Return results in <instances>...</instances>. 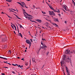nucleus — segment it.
Wrapping results in <instances>:
<instances>
[{
	"label": "nucleus",
	"mask_w": 75,
	"mask_h": 75,
	"mask_svg": "<svg viewBox=\"0 0 75 75\" xmlns=\"http://www.w3.org/2000/svg\"><path fill=\"white\" fill-rule=\"evenodd\" d=\"M30 68V67H28L27 68V69H28L29 68Z\"/></svg>",
	"instance_id": "bf43d9fd"
},
{
	"label": "nucleus",
	"mask_w": 75,
	"mask_h": 75,
	"mask_svg": "<svg viewBox=\"0 0 75 75\" xmlns=\"http://www.w3.org/2000/svg\"><path fill=\"white\" fill-rule=\"evenodd\" d=\"M1 75H5V74H4V73H2Z\"/></svg>",
	"instance_id": "58836bf2"
},
{
	"label": "nucleus",
	"mask_w": 75,
	"mask_h": 75,
	"mask_svg": "<svg viewBox=\"0 0 75 75\" xmlns=\"http://www.w3.org/2000/svg\"><path fill=\"white\" fill-rule=\"evenodd\" d=\"M21 3L22 4V5L23 6H24V5H25V3H24V2H21Z\"/></svg>",
	"instance_id": "f3484780"
},
{
	"label": "nucleus",
	"mask_w": 75,
	"mask_h": 75,
	"mask_svg": "<svg viewBox=\"0 0 75 75\" xmlns=\"http://www.w3.org/2000/svg\"><path fill=\"white\" fill-rule=\"evenodd\" d=\"M69 53V50H67L65 51V52L64 53L65 54H68Z\"/></svg>",
	"instance_id": "423d86ee"
},
{
	"label": "nucleus",
	"mask_w": 75,
	"mask_h": 75,
	"mask_svg": "<svg viewBox=\"0 0 75 75\" xmlns=\"http://www.w3.org/2000/svg\"><path fill=\"white\" fill-rule=\"evenodd\" d=\"M54 21H56V22H58L59 21H58V18H54Z\"/></svg>",
	"instance_id": "9d476101"
},
{
	"label": "nucleus",
	"mask_w": 75,
	"mask_h": 75,
	"mask_svg": "<svg viewBox=\"0 0 75 75\" xmlns=\"http://www.w3.org/2000/svg\"><path fill=\"white\" fill-rule=\"evenodd\" d=\"M12 11V12H14H14L13 11Z\"/></svg>",
	"instance_id": "69168bd1"
},
{
	"label": "nucleus",
	"mask_w": 75,
	"mask_h": 75,
	"mask_svg": "<svg viewBox=\"0 0 75 75\" xmlns=\"http://www.w3.org/2000/svg\"><path fill=\"white\" fill-rule=\"evenodd\" d=\"M53 24L54 25H57V26H58V25L55 23H54Z\"/></svg>",
	"instance_id": "5701e85b"
},
{
	"label": "nucleus",
	"mask_w": 75,
	"mask_h": 75,
	"mask_svg": "<svg viewBox=\"0 0 75 75\" xmlns=\"http://www.w3.org/2000/svg\"><path fill=\"white\" fill-rule=\"evenodd\" d=\"M49 53H50V52H48L46 53V55H48V54H49Z\"/></svg>",
	"instance_id": "bb28decb"
},
{
	"label": "nucleus",
	"mask_w": 75,
	"mask_h": 75,
	"mask_svg": "<svg viewBox=\"0 0 75 75\" xmlns=\"http://www.w3.org/2000/svg\"><path fill=\"white\" fill-rule=\"evenodd\" d=\"M30 40L31 42H33V40H32V39H30Z\"/></svg>",
	"instance_id": "a19ab883"
},
{
	"label": "nucleus",
	"mask_w": 75,
	"mask_h": 75,
	"mask_svg": "<svg viewBox=\"0 0 75 75\" xmlns=\"http://www.w3.org/2000/svg\"><path fill=\"white\" fill-rule=\"evenodd\" d=\"M72 2H73V3H75L73 0H72Z\"/></svg>",
	"instance_id": "09e8293b"
},
{
	"label": "nucleus",
	"mask_w": 75,
	"mask_h": 75,
	"mask_svg": "<svg viewBox=\"0 0 75 75\" xmlns=\"http://www.w3.org/2000/svg\"><path fill=\"white\" fill-rule=\"evenodd\" d=\"M20 3V2H17V3H18V4H19Z\"/></svg>",
	"instance_id": "680f3d73"
},
{
	"label": "nucleus",
	"mask_w": 75,
	"mask_h": 75,
	"mask_svg": "<svg viewBox=\"0 0 75 75\" xmlns=\"http://www.w3.org/2000/svg\"><path fill=\"white\" fill-rule=\"evenodd\" d=\"M25 7H26V8H28L26 6V5H25Z\"/></svg>",
	"instance_id": "79ce46f5"
},
{
	"label": "nucleus",
	"mask_w": 75,
	"mask_h": 75,
	"mask_svg": "<svg viewBox=\"0 0 75 75\" xmlns=\"http://www.w3.org/2000/svg\"><path fill=\"white\" fill-rule=\"evenodd\" d=\"M59 15L60 16V17H61V14H59Z\"/></svg>",
	"instance_id": "3c124183"
},
{
	"label": "nucleus",
	"mask_w": 75,
	"mask_h": 75,
	"mask_svg": "<svg viewBox=\"0 0 75 75\" xmlns=\"http://www.w3.org/2000/svg\"><path fill=\"white\" fill-rule=\"evenodd\" d=\"M54 10V12H57V11H55V10Z\"/></svg>",
	"instance_id": "4d7b16f0"
},
{
	"label": "nucleus",
	"mask_w": 75,
	"mask_h": 75,
	"mask_svg": "<svg viewBox=\"0 0 75 75\" xmlns=\"http://www.w3.org/2000/svg\"><path fill=\"white\" fill-rule=\"evenodd\" d=\"M18 25H20V28H21L22 27V28H23V26H22V25H21V24H19L18 23Z\"/></svg>",
	"instance_id": "2eb2a0df"
},
{
	"label": "nucleus",
	"mask_w": 75,
	"mask_h": 75,
	"mask_svg": "<svg viewBox=\"0 0 75 75\" xmlns=\"http://www.w3.org/2000/svg\"><path fill=\"white\" fill-rule=\"evenodd\" d=\"M27 0L28 1H30V0Z\"/></svg>",
	"instance_id": "13d9d810"
},
{
	"label": "nucleus",
	"mask_w": 75,
	"mask_h": 75,
	"mask_svg": "<svg viewBox=\"0 0 75 75\" xmlns=\"http://www.w3.org/2000/svg\"><path fill=\"white\" fill-rule=\"evenodd\" d=\"M64 23H67V21H64Z\"/></svg>",
	"instance_id": "49530a36"
},
{
	"label": "nucleus",
	"mask_w": 75,
	"mask_h": 75,
	"mask_svg": "<svg viewBox=\"0 0 75 75\" xmlns=\"http://www.w3.org/2000/svg\"><path fill=\"white\" fill-rule=\"evenodd\" d=\"M26 43L27 44H29L31 43V41H30L29 40H26Z\"/></svg>",
	"instance_id": "39448f33"
},
{
	"label": "nucleus",
	"mask_w": 75,
	"mask_h": 75,
	"mask_svg": "<svg viewBox=\"0 0 75 75\" xmlns=\"http://www.w3.org/2000/svg\"><path fill=\"white\" fill-rule=\"evenodd\" d=\"M74 52V50H72L70 52L72 54V53H73V52Z\"/></svg>",
	"instance_id": "393cba45"
},
{
	"label": "nucleus",
	"mask_w": 75,
	"mask_h": 75,
	"mask_svg": "<svg viewBox=\"0 0 75 75\" xmlns=\"http://www.w3.org/2000/svg\"><path fill=\"white\" fill-rule=\"evenodd\" d=\"M21 60H23L24 61V58H22L21 59Z\"/></svg>",
	"instance_id": "37998d69"
},
{
	"label": "nucleus",
	"mask_w": 75,
	"mask_h": 75,
	"mask_svg": "<svg viewBox=\"0 0 75 75\" xmlns=\"http://www.w3.org/2000/svg\"><path fill=\"white\" fill-rule=\"evenodd\" d=\"M23 14H24V15L25 16H26V15H25V14L27 15L28 16H29V17H31V15H29L27 13L25 12V10L23 9Z\"/></svg>",
	"instance_id": "f03ea898"
},
{
	"label": "nucleus",
	"mask_w": 75,
	"mask_h": 75,
	"mask_svg": "<svg viewBox=\"0 0 75 75\" xmlns=\"http://www.w3.org/2000/svg\"><path fill=\"white\" fill-rule=\"evenodd\" d=\"M49 7L50 8H51V9L52 10H54V8H52V6H51V5H49Z\"/></svg>",
	"instance_id": "1a4fd4ad"
},
{
	"label": "nucleus",
	"mask_w": 75,
	"mask_h": 75,
	"mask_svg": "<svg viewBox=\"0 0 75 75\" xmlns=\"http://www.w3.org/2000/svg\"><path fill=\"white\" fill-rule=\"evenodd\" d=\"M18 66V67H19V68H21V65H19Z\"/></svg>",
	"instance_id": "cd10ccee"
},
{
	"label": "nucleus",
	"mask_w": 75,
	"mask_h": 75,
	"mask_svg": "<svg viewBox=\"0 0 75 75\" xmlns=\"http://www.w3.org/2000/svg\"><path fill=\"white\" fill-rule=\"evenodd\" d=\"M66 72L67 73V75H70V72L68 71V68L67 67H66Z\"/></svg>",
	"instance_id": "20e7f679"
},
{
	"label": "nucleus",
	"mask_w": 75,
	"mask_h": 75,
	"mask_svg": "<svg viewBox=\"0 0 75 75\" xmlns=\"http://www.w3.org/2000/svg\"><path fill=\"white\" fill-rule=\"evenodd\" d=\"M49 28H50V29H51V27H50V26H49Z\"/></svg>",
	"instance_id": "603ef678"
},
{
	"label": "nucleus",
	"mask_w": 75,
	"mask_h": 75,
	"mask_svg": "<svg viewBox=\"0 0 75 75\" xmlns=\"http://www.w3.org/2000/svg\"><path fill=\"white\" fill-rule=\"evenodd\" d=\"M18 66V67H19V68H21V65H19Z\"/></svg>",
	"instance_id": "c85d7f7f"
},
{
	"label": "nucleus",
	"mask_w": 75,
	"mask_h": 75,
	"mask_svg": "<svg viewBox=\"0 0 75 75\" xmlns=\"http://www.w3.org/2000/svg\"><path fill=\"white\" fill-rule=\"evenodd\" d=\"M12 72L14 74H16V73H15V72H14V71H12Z\"/></svg>",
	"instance_id": "7c9ffc66"
},
{
	"label": "nucleus",
	"mask_w": 75,
	"mask_h": 75,
	"mask_svg": "<svg viewBox=\"0 0 75 75\" xmlns=\"http://www.w3.org/2000/svg\"><path fill=\"white\" fill-rule=\"evenodd\" d=\"M30 21H32V22H34V21H31V20H30Z\"/></svg>",
	"instance_id": "6e6d98bb"
},
{
	"label": "nucleus",
	"mask_w": 75,
	"mask_h": 75,
	"mask_svg": "<svg viewBox=\"0 0 75 75\" xmlns=\"http://www.w3.org/2000/svg\"><path fill=\"white\" fill-rule=\"evenodd\" d=\"M11 27L13 29V30H14V27H13V25H11Z\"/></svg>",
	"instance_id": "a878e982"
},
{
	"label": "nucleus",
	"mask_w": 75,
	"mask_h": 75,
	"mask_svg": "<svg viewBox=\"0 0 75 75\" xmlns=\"http://www.w3.org/2000/svg\"><path fill=\"white\" fill-rule=\"evenodd\" d=\"M8 2H11V1L10 0H8Z\"/></svg>",
	"instance_id": "e433bc0d"
},
{
	"label": "nucleus",
	"mask_w": 75,
	"mask_h": 75,
	"mask_svg": "<svg viewBox=\"0 0 75 75\" xmlns=\"http://www.w3.org/2000/svg\"><path fill=\"white\" fill-rule=\"evenodd\" d=\"M14 33H15V34H16V32H15V31H13Z\"/></svg>",
	"instance_id": "de8ad7c7"
},
{
	"label": "nucleus",
	"mask_w": 75,
	"mask_h": 75,
	"mask_svg": "<svg viewBox=\"0 0 75 75\" xmlns=\"http://www.w3.org/2000/svg\"><path fill=\"white\" fill-rule=\"evenodd\" d=\"M23 48H25V46L24 45H23Z\"/></svg>",
	"instance_id": "ea45409f"
},
{
	"label": "nucleus",
	"mask_w": 75,
	"mask_h": 75,
	"mask_svg": "<svg viewBox=\"0 0 75 75\" xmlns=\"http://www.w3.org/2000/svg\"><path fill=\"white\" fill-rule=\"evenodd\" d=\"M29 44V48H30V47H31V43H30Z\"/></svg>",
	"instance_id": "f704fd0d"
},
{
	"label": "nucleus",
	"mask_w": 75,
	"mask_h": 75,
	"mask_svg": "<svg viewBox=\"0 0 75 75\" xmlns=\"http://www.w3.org/2000/svg\"><path fill=\"white\" fill-rule=\"evenodd\" d=\"M12 65H13V66H16V65H17V66H18V65H17V64H16L15 65L14 64H12Z\"/></svg>",
	"instance_id": "412c9836"
},
{
	"label": "nucleus",
	"mask_w": 75,
	"mask_h": 75,
	"mask_svg": "<svg viewBox=\"0 0 75 75\" xmlns=\"http://www.w3.org/2000/svg\"><path fill=\"white\" fill-rule=\"evenodd\" d=\"M19 4H20V5H21V6L22 7H23L24 8V6H23V5H22V4H21V3H20Z\"/></svg>",
	"instance_id": "a211bd4d"
},
{
	"label": "nucleus",
	"mask_w": 75,
	"mask_h": 75,
	"mask_svg": "<svg viewBox=\"0 0 75 75\" xmlns=\"http://www.w3.org/2000/svg\"><path fill=\"white\" fill-rule=\"evenodd\" d=\"M52 16H55V13H54L53 11H52Z\"/></svg>",
	"instance_id": "dca6fc26"
},
{
	"label": "nucleus",
	"mask_w": 75,
	"mask_h": 75,
	"mask_svg": "<svg viewBox=\"0 0 75 75\" xmlns=\"http://www.w3.org/2000/svg\"><path fill=\"white\" fill-rule=\"evenodd\" d=\"M17 28V29H18V33H19V30H18V26L17 25H16Z\"/></svg>",
	"instance_id": "4be33fe9"
},
{
	"label": "nucleus",
	"mask_w": 75,
	"mask_h": 75,
	"mask_svg": "<svg viewBox=\"0 0 75 75\" xmlns=\"http://www.w3.org/2000/svg\"><path fill=\"white\" fill-rule=\"evenodd\" d=\"M28 63H25V65H26V66H27V65H28Z\"/></svg>",
	"instance_id": "c756f323"
},
{
	"label": "nucleus",
	"mask_w": 75,
	"mask_h": 75,
	"mask_svg": "<svg viewBox=\"0 0 75 75\" xmlns=\"http://www.w3.org/2000/svg\"><path fill=\"white\" fill-rule=\"evenodd\" d=\"M25 52H27V50H25Z\"/></svg>",
	"instance_id": "e2e57ef3"
},
{
	"label": "nucleus",
	"mask_w": 75,
	"mask_h": 75,
	"mask_svg": "<svg viewBox=\"0 0 75 75\" xmlns=\"http://www.w3.org/2000/svg\"><path fill=\"white\" fill-rule=\"evenodd\" d=\"M64 9H65V10L67 11V8L65 6H64Z\"/></svg>",
	"instance_id": "6ab92c4d"
},
{
	"label": "nucleus",
	"mask_w": 75,
	"mask_h": 75,
	"mask_svg": "<svg viewBox=\"0 0 75 75\" xmlns=\"http://www.w3.org/2000/svg\"><path fill=\"white\" fill-rule=\"evenodd\" d=\"M3 68H8V67H3Z\"/></svg>",
	"instance_id": "a18cd8bd"
},
{
	"label": "nucleus",
	"mask_w": 75,
	"mask_h": 75,
	"mask_svg": "<svg viewBox=\"0 0 75 75\" xmlns=\"http://www.w3.org/2000/svg\"><path fill=\"white\" fill-rule=\"evenodd\" d=\"M32 59L33 62H35V59H34V60H33V58H32Z\"/></svg>",
	"instance_id": "4c0bfd02"
},
{
	"label": "nucleus",
	"mask_w": 75,
	"mask_h": 75,
	"mask_svg": "<svg viewBox=\"0 0 75 75\" xmlns=\"http://www.w3.org/2000/svg\"><path fill=\"white\" fill-rule=\"evenodd\" d=\"M17 58H18V59H20V57H17Z\"/></svg>",
	"instance_id": "5fc2aeb1"
},
{
	"label": "nucleus",
	"mask_w": 75,
	"mask_h": 75,
	"mask_svg": "<svg viewBox=\"0 0 75 75\" xmlns=\"http://www.w3.org/2000/svg\"><path fill=\"white\" fill-rule=\"evenodd\" d=\"M13 25V26L14 27V26H15V25H14V24H13V25Z\"/></svg>",
	"instance_id": "052dcab7"
},
{
	"label": "nucleus",
	"mask_w": 75,
	"mask_h": 75,
	"mask_svg": "<svg viewBox=\"0 0 75 75\" xmlns=\"http://www.w3.org/2000/svg\"><path fill=\"white\" fill-rule=\"evenodd\" d=\"M18 34L19 35V36H21L22 38H23V35H22V34H21V33H19Z\"/></svg>",
	"instance_id": "9b49d317"
},
{
	"label": "nucleus",
	"mask_w": 75,
	"mask_h": 75,
	"mask_svg": "<svg viewBox=\"0 0 75 75\" xmlns=\"http://www.w3.org/2000/svg\"><path fill=\"white\" fill-rule=\"evenodd\" d=\"M4 62V63H6V64H8V62L6 61V62Z\"/></svg>",
	"instance_id": "72a5a7b5"
},
{
	"label": "nucleus",
	"mask_w": 75,
	"mask_h": 75,
	"mask_svg": "<svg viewBox=\"0 0 75 75\" xmlns=\"http://www.w3.org/2000/svg\"><path fill=\"white\" fill-rule=\"evenodd\" d=\"M8 64L10 65H11V64H10V63H8Z\"/></svg>",
	"instance_id": "8fccbe9b"
},
{
	"label": "nucleus",
	"mask_w": 75,
	"mask_h": 75,
	"mask_svg": "<svg viewBox=\"0 0 75 75\" xmlns=\"http://www.w3.org/2000/svg\"><path fill=\"white\" fill-rule=\"evenodd\" d=\"M28 20H30V19H32V17H27Z\"/></svg>",
	"instance_id": "aec40b11"
},
{
	"label": "nucleus",
	"mask_w": 75,
	"mask_h": 75,
	"mask_svg": "<svg viewBox=\"0 0 75 75\" xmlns=\"http://www.w3.org/2000/svg\"><path fill=\"white\" fill-rule=\"evenodd\" d=\"M0 58H2V59H6V60H7V59L5 58H4L3 57H0Z\"/></svg>",
	"instance_id": "f8f14e48"
},
{
	"label": "nucleus",
	"mask_w": 75,
	"mask_h": 75,
	"mask_svg": "<svg viewBox=\"0 0 75 75\" xmlns=\"http://www.w3.org/2000/svg\"><path fill=\"white\" fill-rule=\"evenodd\" d=\"M42 13H43V14H46V13H45V12H43L42 11Z\"/></svg>",
	"instance_id": "473e14b6"
},
{
	"label": "nucleus",
	"mask_w": 75,
	"mask_h": 75,
	"mask_svg": "<svg viewBox=\"0 0 75 75\" xmlns=\"http://www.w3.org/2000/svg\"><path fill=\"white\" fill-rule=\"evenodd\" d=\"M8 16V17H9V18H11L10 17V16Z\"/></svg>",
	"instance_id": "c03bdc74"
},
{
	"label": "nucleus",
	"mask_w": 75,
	"mask_h": 75,
	"mask_svg": "<svg viewBox=\"0 0 75 75\" xmlns=\"http://www.w3.org/2000/svg\"><path fill=\"white\" fill-rule=\"evenodd\" d=\"M23 65H22L21 66V68H23Z\"/></svg>",
	"instance_id": "864d4df0"
},
{
	"label": "nucleus",
	"mask_w": 75,
	"mask_h": 75,
	"mask_svg": "<svg viewBox=\"0 0 75 75\" xmlns=\"http://www.w3.org/2000/svg\"><path fill=\"white\" fill-rule=\"evenodd\" d=\"M2 41L3 42H5V41L7 42V41H8V40H7V39H6V38H5L4 39H3L2 40Z\"/></svg>",
	"instance_id": "6e6552de"
},
{
	"label": "nucleus",
	"mask_w": 75,
	"mask_h": 75,
	"mask_svg": "<svg viewBox=\"0 0 75 75\" xmlns=\"http://www.w3.org/2000/svg\"><path fill=\"white\" fill-rule=\"evenodd\" d=\"M25 49L26 50H27V47H26Z\"/></svg>",
	"instance_id": "774afa93"
},
{
	"label": "nucleus",
	"mask_w": 75,
	"mask_h": 75,
	"mask_svg": "<svg viewBox=\"0 0 75 75\" xmlns=\"http://www.w3.org/2000/svg\"><path fill=\"white\" fill-rule=\"evenodd\" d=\"M1 14H4V12H2Z\"/></svg>",
	"instance_id": "0e129e2a"
},
{
	"label": "nucleus",
	"mask_w": 75,
	"mask_h": 75,
	"mask_svg": "<svg viewBox=\"0 0 75 75\" xmlns=\"http://www.w3.org/2000/svg\"><path fill=\"white\" fill-rule=\"evenodd\" d=\"M74 6H75V3H74Z\"/></svg>",
	"instance_id": "338daca9"
},
{
	"label": "nucleus",
	"mask_w": 75,
	"mask_h": 75,
	"mask_svg": "<svg viewBox=\"0 0 75 75\" xmlns=\"http://www.w3.org/2000/svg\"><path fill=\"white\" fill-rule=\"evenodd\" d=\"M8 53H9V54H11V51L10 50H9L8 51Z\"/></svg>",
	"instance_id": "2f4dec72"
},
{
	"label": "nucleus",
	"mask_w": 75,
	"mask_h": 75,
	"mask_svg": "<svg viewBox=\"0 0 75 75\" xmlns=\"http://www.w3.org/2000/svg\"><path fill=\"white\" fill-rule=\"evenodd\" d=\"M41 44L42 45H43V46H45V44H42V42H41Z\"/></svg>",
	"instance_id": "b1692460"
},
{
	"label": "nucleus",
	"mask_w": 75,
	"mask_h": 75,
	"mask_svg": "<svg viewBox=\"0 0 75 75\" xmlns=\"http://www.w3.org/2000/svg\"><path fill=\"white\" fill-rule=\"evenodd\" d=\"M47 48V46H46L45 45L43 46H41L39 51H40L41 50V49H44L45 50H46V48Z\"/></svg>",
	"instance_id": "7ed1b4c3"
},
{
	"label": "nucleus",
	"mask_w": 75,
	"mask_h": 75,
	"mask_svg": "<svg viewBox=\"0 0 75 75\" xmlns=\"http://www.w3.org/2000/svg\"><path fill=\"white\" fill-rule=\"evenodd\" d=\"M49 14L51 16H52V11L51 12L50 11H49Z\"/></svg>",
	"instance_id": "ddd939ff"
},
{
	"label": "nucleus",
	"mask_w": 75,
	"mask_h": 75,
	"mask_svg": "<svg viewBox=\"0 0 75 75\" xmlns=\"http://www.w3.org/2000/svg\"><path fill=\"white\" fill-rule=\"evenodd\" d=\"M36 21H38V22L40 23H41V22L42 21L40 19H36Z\"/></svg>",
	"instance_id": "0eeeda50"
},
{
	"label": "nucleus",
	"mask_w": 75,
	"mask_h": 75,
	"mask_svg": "<svg viewBox=\"0 0 75 75\" xmlns=\"http://www.w3.org/2000/svg\"><path fill=\"white\" fill-rule=\"evenodd\" d=\"M65 55H64L63 57V58L62 59V61H61L60 63L61 64V66H62L63 65H65L66 63L67 62H70L71 64L72 62H71V58H69V57Z\"/></svg>",
	"instance_id": "f257e3e1"
},
{
	"label": "nucleus",
	"mask_w": 75,
	"mask_h": 75,
	"mask_svg": "<svg viewBox=\"0 0 75 75\" xmlns=\"http://www.w3.org/2000/svg\"><path fill=\"white\" fill-rule=\"evenodd\" d=\"M14 15H15L16 16L17 18H18V19H20V20H21V18H18V16H17L16 15V14H14Z\"/></svg>",
	"instance_id": "4468645a"
},
{
	"label": "nucleus",
	"mask_w": 75,
	"mask_h": 75,
	"mask_svg": "<svg viewBox=\"0 0 75 75\" xmlns=\"http://www.w3.org/2000/svg\"><path fill=\"white\" fill-rule=\"evenodd\" d=\"M42 40H43V41H46V40L45 39L42 38Z\"/></svg>",
	"instance_id": "c9c22d12"
}]
</instances>
